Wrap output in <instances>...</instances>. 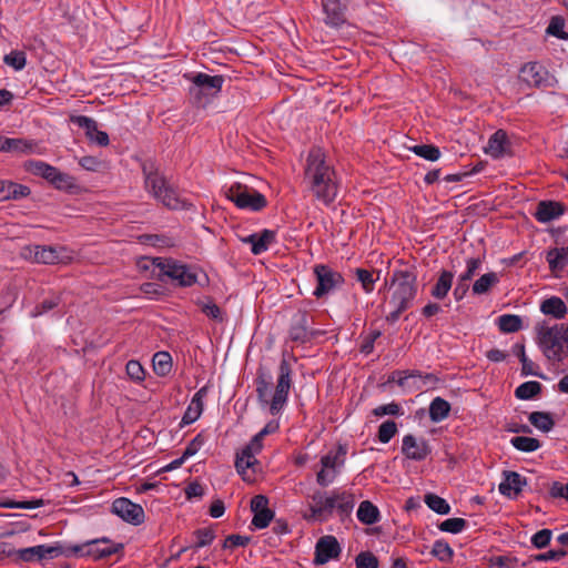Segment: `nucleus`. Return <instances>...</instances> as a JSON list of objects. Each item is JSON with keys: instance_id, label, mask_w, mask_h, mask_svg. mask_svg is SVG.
<instances>
[{"instance_id": "nucleus-38", "label": "nucleus", "mask_w": 568, "mask_h": 568, "mask_svg": "<svg viewBox=\"0 0 568 568\" xmlns=\"http://www.w3.org/2000/svg\"><path fill=\"white\" fill-rule=\"evenodd\" d=\"M63 554H71L69 548L65 550L58 544L54 545H38V560L53 559Z\"/></svg>"}, {"instance_id": "nucleus-63", "label": "nucleus", "mask_w": 568, "mask_h": 568, "mask_svg": "<svg viewBox=\"0 0 568 568\" xmlns=\"http://www.w3.org/2000/svg\"><path fill=\"white\" fill-rule=\"evenodd\" d=\"M79 165L87 171H97L100 168L101 162L95 156H82L79 160Z\"/></svg>"}, {"instance_id": "nucleus-17", "label": "nucleus", "mask_w": 568, "mask_h": 568, "mask_svg": "<svg viewBox=\"0 0 568 568\" xmlns=\"http://www.w3.org/2000/svg\"><path fill=\"white\" fill-rule=\"evenodd\" d=\"M341 547L334 536L322 537L315 547V562L324 565L339 556Z\"/></svg>"}, {"instance_id": "nucleus-47", "label": "nucleus", "mask_w": 568, "mask_h": 568, "mask_svg": "<svg viewBox=\"0 0 568 568\" xmlns=\"http://www.w3.org/2000/svg\"><path fill=\"white\" fill-rule=\"evenodd\" d=\"M397 433V425L394 420L384 422L378 429V440L383 444L388 443Z\"/></svg>"}, {"instance_id": "nucleus-28", "label": "nucleus", "mask_w": 568, "mask_h": 568, "mask_svg": "<svg viewBox=\"0 0 568 568\" xmlns=\"http://www.w3.org/2000/svg\"><path fill=\"white\" fill-rule=\"evenodd\" d=\"M547 262L551 271H560L568 264V245L554 248L547 253Z\"/></svg>"}, {"instance_id": "nucleus-23", "label": "nucleus", "mask_w": 568, "mask_h": 568, "mask_svg": "<svg viewBox=\"0 0 568 568\" xmlns=\"http://www.w3.org/2000/svg\"><path fill=\"white\" fill-rule=\"evenodd\" d=\"M332 501L341 519L348 517L355 505L354 495L348 491H332Z\"/></svg>"}, {"instance_id": "nucleus-10", "label": "nucleus", "mask_w": 568, "mask_h": 568, "mask_svg": "<svg viewBox=\"0 0 568 568\" xmlns=\"http://www.w3.org/2000/svg\"><path fill=\"white\" fill-rule=\"evenodd\" d=\"M191 81L190 94L197 102H202L204 98L216 95L224 83L222 75H210L206 73H196L192 75H185Z\"/></svg>"}, {"instance_id": "nucleus-54", "label": "nucleus", "mask_w": 568, "mask_h": 568, "mask_svg": "<svg viewBox=\"0 0 568 568\" xmlns=\"http://www.w3.org/2000/svg\"><path fill=\"white\" fill-rule=\"evenodd\" d=\"M60 171L47 163L38 162V174L45 179L49 183H53Z\"/></svg>"}, {"instance_id": "nucleus-61", "label": "nucleus", "mask_w": 568, "mask_h": 568, "mask_svg": "<svg viewBox=\"0 0 568 568\" xmlns=\"http://www.w3.org/2000/svg\"><path fill=\"white\" fill-rule=\"evenodd\" d=\"M196 537H197V540H196L195 547L202 548V547L210 545L213 541L214 534L211 530L203 529V530H199L196 532Z\"/></svg>"}, {"instance_id": "nucleus-45", "label": "nucleus", "mask_w": 568, "mask_h": 568, "mask_svg": "<svg viewBox=\"0 0 568 568\" xmlns=\"http://www.w3.org/2000/svg\"><path fill=\"white\" fill-rule=\"evenodd\" d=\"M565 21L561 17H552L549 26L547 27V33L559 39L567 40L568 33L564 31Z\"/></svg>"}, {"instance_id": "nucleus-59", "label": "nucleus", "mask_w": 568, "mask_h": 568, "mask_svg": "<svg viewBox=\"0 0 568 568\" xmlns=\"http://www.w3.org/2000/svg\"><path fill=\"white\" fill-rule=\"evenodd\" d=\"M549 494L554 498H564L568 501V483L565 485L560 481H554L550 486Z\"/></svg>"}, {"instance_id": "nucleus-8", "label": "nucleus", "mask_w": 568, "mask_h": 568, "mask_svg": "<svg viewBox=\"0 0 568 568\" xmlns=\"http://www.w3.org/2000/svg\"><path fill=\"white\" fill-rule=\"evenodd\" d=\"M153 264L160 270L163 275L175 281L180 286H192L197 282V273L195 268L182 264L172 258L156 257Z\"/></svg>"}, {"instance_id": "nucleus-56", "label": "nucleus", "mask_w": 568, "mask_h": 568, "mask_svg": "<svg viewBox=\"0 0 568 568\" xmlns=\"http://www.w3.org/2000/svg\"><path fill=\"white\" fill-rule=\"evenodd\" d=\"M399 413H400V407L396 403L381 405L373 409V414L376 417H382L384 415H399Z\"/></svg>"}, {"instance_id": "nucleus-2", "label": "nucleus", "mask_w": 568, "mask_h": 568, "mask_svg": "<svg viewBox=\"0 0 568 568\" xmlns=\"http://www.w3.org/2000/svg\"><path fill=\"white\" fill-rule=\"evenodd\" d=\"M292 386V369L287 361L282 359L278 366V377L273 389L264 378L256 382V392L263 406H268L272 415H277L285 406Z\"/></svg>"}, {"instance_id": "nucleus-44", "label": "nucleus", "mask_w": 568, "mask_h": 568, "mask_svg": "<svg viewBox=\"0 0 568 568\" xmlns=\"http://www.w3.org/2000/svg\"><path fill=\"white\" fill-rule=\"evenodd\" d=\"M125 371L128 376L136 383H141L145 378V371L140 362L131 359L126 363Z\"/></svg>"}, {"instance_id": "nucleus-14", "label": "nucleus", "mask_w": 568, "mask_h": 568, "mask_svg": "<svg viewBox=\"0 0 568 568\" xmlns=\"http://www.w3.org/2000/svg\"><path fill=\"white\" fill-rule=\"evenodd\" d=\"M519 80L528 87L541 88L551 84L552 77L547 69L538 62H529L521 67Z\"/></svg>"}, {"instance_id": "nucleus-13", "label": "nucleus", "mask_w": 568, "mask_h": 568, "mask_svg": "<svg viewBox=\"0 0 568 568\" xmlns=\"http://www.w3.org/2000/svg\"><path fill=\"white\" fill-rule=\"evenodd\" d=\"M314 274L317 285L313 292L314 296L320 298L333 292L344 283V277L337 271H334L327 265L318 264L314 267Z\"/></svg>"}, {"instance_id": "nucleus-55", "label": "nucleus", "mask_w": 568, "mask_h": 568, "mask_svg": "<svg viewBox=\"0 0 568 568\" xmlns=\"http://www.w3.org/2000/svg\"><path fill=\"white\" fill-rule=\"evenodd\" d=\"M205 439L201 434L196 435L185 447L183 452L184 458L194 456L202 448Z\"/></svg>"}, {"instance_id": "nucleus-22", "label": "nucleus", "mask_w": 568, "mask_h": 568, "mask_svg": "<svg viewBox=\"0 0 568 568\" xmlns=\"http://www.w3.org/2000/svg\"><path fill=\"white\" fill-rule=\"evenodd\" d=\"M540 312L555 320H564L568 313L567 304L558 296H550L541 301Z\"/></svg>"}, {"instance_id": "nucleus-60", "label": "nucleus", "mask_w": 568, "mask_h": 568, "mask_svg": "<svg viewBox=\"0 0 568 568\" xmlns=\"http://www.w3.org/2000/svg\"><path fill=\"white\" fill-rule=\"evenodd\" d=\"M8 187L11 189L12 200L26 197L31 193V190L28 186L14 182H11V184H9Z\"/></svg>"}, {"instance_id": "nucleus-21", "label": "nucleus", "mask_w": 568, "mask_h": 568, "mask_svg": "<svg viewBox=\"0 0 568 568\" xmlns=\"http://www.w3.org/2000/svg\"><path fill=\"white\" fill-rule=\"evenodd\" d=\"M564 213L565 206L561 203L555 201H542L538 203L534 216L540 223H548L560 217Z\"/></svg>"}, {"instance_id": "nucleus-31", "label": "nucleus", "mask_w": 568, "mask_h": 568, "mask_svg": "<svg viewBox=\"0 0 568 568\" xmlns=\"http://www.w3.org/2000/svg\"><path fill=\"white\" fill-rule=\"evenodd\" d=\"M499 283L497 273L490 272L481 275L473 285V293L481 295L487 293L493 286Z\"/></svg>"}, {"instance_id": "nucleus-25", "label": "nucleus", "mask_w": 568, "mask_h": 568, "mask_svg": "<svg viewBox=\"0 0 568 568\" xmlns=\"http://www.w3.org/2000/svg\"><path fill=\"white\" fill-rule=\"evenodd\" d=\"M323 10L326 14V24L337 28L345 22L343 7L339 0H322Z\"/></svg>"}, {"instance_id": "nucleus-16", "label": "nucleus", "mask_w": 568, "mask_h": 568, "mask_svg": "<svg viewBox=\"0 0 568 568\" xmlns=\"http://www.w3.org/2000/svg\"><path fill=\"white\" fill-rule=\"evenodd\" d=\"M70 121L85 131L87 138L100 146H106L110 142L109 135L98 129L95 120L85 115H72Z\"/></svg>"}, {"instance_id": "nucleus-58", "label": "nucleus", "mask_w": 568, "mask_h": 568, "mask_svg": "<svg viewBox=\"0 0 568 568\" xmlns=\"http://www.w3.org/2000/svg\"><path fill=\"white\" fill-rule=\"evenodd\" d=\"M250 541V537L241 536V535H230L224 540V548H236V547H244Z\"/></svg>"}, {"instance_id": "nucleus-50", "label": "nucleus", "mask_w": 568, "mask_h": 568, "mask_svg": "<svg viewBox=\"0 0 568 568\" xmlns=\"http://www.w3.org/2000/svg\"><path fill=\"white\" fill-rule=\"evenodd\" d=\"M356 276L357 280L361 282L365 293H372L374 291V284L376 280L373 277L372 272L364 268H357Z\"/></svg>"}, {"instance_id": "nucleus-57", "label": "nucleus", "mask_w": 568, "mask_h": 568, "mask_svg": "<svg viewBox=\"0 0 568 568\" xmlns=\"http://www.w3.org/2000/svg\"><path fill=\"white\" fill-rule=\"evenodd\" d=\"M567 555V551L564 549H551L544 554H539L535 557L537 561H557L564 558Z\"/></svg>"}, {"instance_id": "nucleus-40", "label": "nucleus", "mask_w": 568, "mask_h": 568, "mask_svg": "<svg viewBox=\"0 0 568 568\" xmlns=\"http://www.w3.org/2000/svg\"><path fill=\"white\" fill-rule=\"evenodd\" d=\"M62 261L61 252L52 246H38V263L55 264Z\"/></svg>"}, {"instance_id": "nucleus-53", "label": "nucleus", "mask_w": 568, "mask_h": 568, "mask_svg": "<svg viewBox=\"0 0 568 568\" xmlns=\"http://www.w3.org/2000/svg\"><path fill=\"white\" fill-rule=\"evenodd\" d=\"M481 261L479 258H468L466 262V271L459 275L460 282H468L479 270Z\"/></svg>"}, {"instance_id": "nucleus-24", "label": "nucleus", "mask_w": 568, "mask_h": 568, "mask_svg": "<svg viewBox=\"0 0 568 568\" xmlns=\"http://www.w3.org/2000/svg\"><path fill=\"white\" fill-rule=\"evenodd\" d=\"M509 148L507 134L503 130L496 131L488 140L485 152L495 159L504 156Z\"/></svg>"}, {"instance_id": "nucleus-15", "label": "nucleus", "mask_w": 568, "mask_h": 568, "mask_svg": "<svg viewBox=\"0 0 568 568\" xmlns=\"http://www.w3.org/2000/svg\"><path fill=\"white\" fill-rule=\"evenodd\" d=\"M111 508L113 514L129 524L138 526L144 521L145 514L142 506L132 503L128 498L115 499Z\"/></svg>"}, {"instance_id": "nucleus-3", "label": "nucleus", "mask_w": 568, "mask_h": 568, "mask_svg": "<svg viewBox=\"0 0 568 568\" xmlns=\"http://www.w3.org/2000/svg\"><path fill=\"white\" fill-rule=\"evenodd\" d=\"M535 331L537 344L549 361L559 363L568 356V324L550 325L542 321Z\"/></svg>"}, {"instance_id": "nucleus-62", "label": "nucleus", "mask_w": 568, "mask_h": 568, "mask_svg": "<svg viewBox=\"0 0 568 568\" xmlns=\"http://www.w3.org/2000/svg\"><path fill=\"white\" fill-rule=\"evenodd\" d=\"M268 509V499L264 495H256L251 500L252 513H257Z\"/></svg>"}, {"instance_id": "nucleus-26", "label": "nucleus", "mask_w": 568, "mask_h": 568, "mask_svg": "<svg viewBox=\"0 0 568 568\" xmlns=\"http://www.w3.org/2000/svg\"><path fill=\"white\" fill-rule=\"evenodd\" d=\"M205 395H206L205 387L200 388L195 393V395L193 396V398L182 418V422L184 424H192L201 416L202 410H203V398Z\"/></svg>"}, {"instance_id": "nucleus-37", "label": "nucleus", "mask_w": 568, "mask_h": 568, "mask_svg": "<svg viewBox=\"0 0 568 568\" xmlns=\"http://www.w3.org/2000/svg\"><path fill=\"white\" fill-rule=\"evenodd\" d=\"M425 504L435 513L439 515H447L450 511L449 504L442 497L435 494L425 495Z\"/></svg>"}, {"instance_id": "nucleus-30", "label": "nucleus", "mask_w": 568, "mask_h": 568, "mask_svg": "<svg viewBox=\"0 0 568 568\" xmlns=\"http://www.w3.org/2000/svg\"><path fill=\"white\" fill-rule=\"evenodd\" d=\"M153 371L159 376H166L172 369V358L168 352H158L152 359Z\"/></svg>"}, {"instance_id": "nucleus-7", "label": "nucleus", "mask_w": 568, "mask_h": 568, "mask_svg": "<svg viewBox=\"0 0 568 568\" xmlns=\"http://www.w3.org/2000/svg\"><path fill=\"white\" fill-rule=\"evenodd\" d=\"M226 199L239 209L260 211L266 206V199L260 192L241 183H233L224 190Z\"/></svg>"}, {"instance_id": "nucleus-39", "label": "nucleus", "mask_w": 568, "mask_h": 568, "mask_svg": "<svg viewBox=\"0 0 568 568\" xmlns=\"http://www.w3.org/2000/svg\"><path fill=\"white\" fill-rule=\"evenodd\" d=\"M430 554L442 562H449L453 559L454 550L444 540H436Z\"/></svg>"}, {"instance_id": "nucleus-36", "label": "nucleus", "mask_w": 568, "mask_h": 568, "mask_svg": "<svg viewBox=\"0 0 568 568\" xmlns=\"http://www.w3.org/2000/svg\"><path fill=\"white\" fill-rule=\"evenodd\" d=\"M511 445L525 453H531L540 447V442L534 437L517 436L510 439Z\"/></svg>"}, {"instance_id": "nucleus-42", "label": "nucleus", "mask_w": 568, "mask_h": 568, "mask_svg": "<svg viewBox=\"0 0 568 568\" xmlns=\"http://www.w3.org/2000/svg\"><path fill=\"white\" fill-rule=\"evenodd\" d=\"M307 320L305 314H300L298 323L292 326L290 336L293 341L304 342L307 338Z\"/></svg>"}, {"instance_id": "nucleus-32", "label": "nucleus", "mask_w": 568, "mask_h": 568, "mask_svg": "<svg viewBox=\"0 0 568 568\" xmlns=\"http://www.w3.org/2000/svg\"><path fill=\"white\" fill-rule=\"evenodd\" d=\"M452 283L453 274L448 271H443L437 280V283L432 290V295L438 300L444 298L448 294L452 287Z\"/></svg>"}, {"instance_id": "nucleus-33", "label": "nucleus", "mask_w": 568, "mask_h": 568, "mask_svg": "<svg viewBox=\"0 0 568 568\" xmlns=\"http://www.w3.org/2000/svg\"><path fill=\"white\" fill-rule=\"evenodd\" d=\"M528 419L532 426L544 433L550 432L555 425V422L549 413L532 412Z\"/></svg>"}, {"instance_id": "nucleus-29", "label": "nucleus", "mask_w": 568, "mask_h": 568, "mask_svg": "<svg viewBox=\"0 0 568 568\" xmlns=\"http://www.w3.org/2000/svg\"><path fill=\"white\" fill-rule=\"evenodd\" d=\"M450 410V405L447 400L442 397H436L433 399L429 406V417L433 422H442L444 420Z\"/></svg>"}, {"instance_id": "nucleus-46", "label": "nucleus", "mask_w": 568, "mask_h": 568, "mask_svg": "<svg viewBox=\"0 0 568 568\" xmlns=\"http://www.w3.org/2000/svg\"><path fill=\"white\" fill-rule=\"evenodd\" d=\"M253 514L254 516L251 524L255 529L266 528L274 517V511L271 510L270 508Z\"/></svg>"}, {"instance_id": "nucleus-41", "label": "nucleus", "mask_w": 568, "mask_h": 568, "mask_svg": "<svg viewBox=\"0 0 568 568\" xmlns=\"http://www.w3.org/2000/svg\"><path fill=\"white\" fill-rule=\"evenodd\" d=\"M410 150L418 156L428 160L437 161L440 158V151L437 146L430 144H420L410 148Z\"/></svg>"}, {"instance_id": "nucleus-51", "label": "nucleus", "mask_w": 568, "mask_h": 568, "mask_svg": "<svg viewBox=\"0 0 568 568\" xmlns=\"http://www.w3.org/2000/svg\"><path fill=\"white\" fill-rule=\"evenodd\" d=\"M551 536V530L545 528L534 534L530 540L537 549H541L549 545Z\"/></svg>"}, {"instance_id": "nucleus-18", "label": "nucleus", "mask_w": 568, "mask_h": 568, "mask_svg": "<svg viewBox=\"0 0 568 568\" xmlns=\"http://www.w3.org/2000/svg\"><path fill=\"white\" fill-rule=\"evenodd\" d=\"M402 452L409 459L423 460L429 455L430 448L425 439L406 435L403 438Z\"/></svg>"}, {"instance_id": "nucleus-19", "label": "nucleus", "mask_w": 568, "mask_h": 568, "mask_svg": "<svg viewBox=\"0 0 568 568\" xmlns=\"http://www.w3.org/2000/svg\"><path fill=\"white\" fill-rule=\"evenodd\" d=\"M276 241V232L272 230H263L242 239V242L251 244V252L260 255L266 252Z\"/></svg>"}, {"instance_id": "nucleus-64", "label": "nucleus", "mask_w": 568, "mask_h": 568, "mask_svg": "<svg viewBox=\"0 0 568 568\" xmlns=\"http://www.w3.org/2000/svg\"><path fill=\"white\" fill-rule=\"evenodd\" d=\"M515 564H516V559H515V558L505 557V556L493 557V558L490 559V567H498V568H501V567H506V568H514V567H515Z\"/></svg>"}, {"instance_id": "nucleus-20", "label": "nucleus", "mask_w": 568, "mask_h": 568, "mask_svg": "<svg viewBox=\"0 0 568 568\" xmlns=\"http://www.w3.org/2000/svg\"><path fill=\"white\" fill-rule=\"evenodd\" d=\"M504 478L498 486L499 493L509 498H515L526 485V479L515 471H504Z\"/></svg>"}, {"instance_id": "nucleus-43", "label": "nucleus", "mask_w": 568, "mask_h": 568, "mask_svg": "<svg viewBox=\"0 0 568 568\" xmlns=\"http://www.w3.org/2000/svg\"><path fill=\"white\" fill-rule=\"evenodd\" d=\"M466 526L467 521L465 519L455 517L444 520L438 528L445 532L459 534L466 528Z\"/></svg>"}, {"instance_id": "nucleus-52", "label": "nucleus", "mask_w": 568, "mask_h": 568, "mask_svg": "<svg viewBox=\"0 0 568 568\" xmlns=\"http://www.w3.org/2000/svg\"><path fill=\"white\" fill-rule=\"evenodd\" d=\"M378 560L372 552H361L356 557V568H377Z\"/></svg>"}, {"instance_id": "nucleus-12", "label": "nucleus", "mask_w": 568, "mask_h": 568, "mask_svg": "<svg viewBox=\"0 0 568 568\" xmlns=\"http://www.w3.org/2000/svg\"><path fill=\"white\" fill-rule=\"evenodd\" d=\"M344 455L345 453L339 448L337 450H329L321 457V468L316 474V481L320 486L326 487L335 480L345 463Z\"/></svg>"}, {"instance_id": "nucleus-27", "label": "nucleus", "mask_w": 568, "mask_h": 568, "mask_svg": "<svg viewBox=\"0 0 568 568\" xmlns=\"http://www.w3.org/2000/svg\"><path fill=\"white\" fill-rule=\"evenodd\" d=\"M356 516L362 524L373 525L379 520L381 513L373 503L364 500L359 504Z\"/></svg>"}, {"instance_id": "nucleus-6", "label": "nucleus", "mask_w": 568, "mask_h": 568, "mask_svg": "<svg viewBox=\"0 0 568 568\" xmlns=\"http://www.w3.org/2000/svg\"><path fill=\"white\" fill-rule=\"evenodd\" d=\"M145 175V189L163 205L172 210L184 209L186 201L181 199L175 190L170 187L164 178L158 172H148L146 166H143Z\"/></svg>"}, {"instance_id": "nucleus-34", "label": "nucleus", "mask_w": 568, "mask_h": 568, "mask_svg": "<svg viewBox=\"0 0 568 568\" xmlns=\"http://www.w3.org/2000/svg\"><path fill=\"white\" fill-rule=\"evenodd\" d=\"M541 390V384L536 381H529L520 384L516 390L515 396L519 399H531Z\"/></svg>"}, {"instance_id": "nucleus-11", "label": "nucleus", "mask_w": 568, "mask_h": 568, "mask_svg": "<svg viewBox=\"0 0 568 568\" xmlns=\"http://www.w3.org/2000/svg\"><path fill=\"white\" fill-rule=\"evenodd\" d=\"M334 511L332 501V493L327 495L324 491L316 490L307 497V509L303 514V518L308 521H326Z\"/></svg>"}, {"instance_id": "nucleus-5", "label": "nucleus", "mask_w": 568, "mask_h": 568, "mask_svg": "<svg viewBox=\"0 0 568 568\" xmlns=\"http://www.w3.org/2000/svg\"><path fill=\"white\" fill-rule=\"evenodd\" d=\"M392 297L389 305L393 310L387 320L395 322L399 315L409 307L416 295V277L404 270L395 271L390 281Z\"/></svg>"}, {"instance_id": "nucleus-49", "label": "nucleus", "mask_w": 568, "mask_h": 568, "mask_svg": "<svg viewBox=\"0 0 568 568\" xmlns=\"http://www.w3.org/2000/svg\"><path fill=\"white\" fill-rule=\"evenodd\" d=\"M52 185L62 191H70L74 187H77L75 179L67 173L60 172L55 180L53 181Z\"/></svg>"}, {"instance_id": "nucleus-4", "label": "nucleus", "mask_w": 568, "mask_h": 568, "mask_svg": "<svg viewBox=\"0 0 568 568\" xmlns=\"http://www.w3.org/2000/svg\"><path fill=\"white\" fill-rule=\"evenodd\" d=\"M280 425L276 420L268 422L252 439L251 442L236 455L235 468L241 475L242 479L246 483H254L256 479V471L258 462L256 455L263 448V439L266 435L273 434L278 429Z\"/></svg>"}, {"instance_id": "nucleus-9", "label": "nucleus", "mask_w": 568, "mask_h": 568, "mask_svg": "<svg viewBox=\"0 0 568 568\" xmlns=\"http://www.w3.org/2000/svg\"><path fill=\"white\" fill-rule=\"evenodd\" d=\"M123 548L122 544H114L108 538L89 540L82 545L69 547L71 554L99 560L116 554Z\"/></svg>"}, {"instance_id": "nucleus-1", "label": "nucleus", "mask_w": 568, "mask_h": 568, "mask_svg": "<svg viewBox=\"0 0 568 568\" xmlns=\"http://www.w3.org/2000/svg\"><path fill=\"white\" fill-rule=\"evenodd\" d=\"M304 182L317 201L325 205L335 201L338 193L336 173L320 148L312 149L306 158Z\"/></svg>"}, {"instance_id": "nucleus-48", "label": "nucleus", "mask_w": 568, "mask_h": 568, "mask_svg": "<svg viewBox=\"0 0 568 568\" xmlns=\"http://www.w3.org/2000/svg\"><path fill=\"white\" fill-rule=\"evenodd\" d=\"M3 61L6 64L19 71L26 65V54L22 51H11L9 54L4 55Z\"/></svg>"}, {"instance_id": "nucleus-35", "label": "nucleus", "mask_w": 568, "mask_h": 568, "mask_svg": "<svg viewBox=\"0 0 568 568\" xmlns=\"http://www.w3.org/2000/svg\"><path fill=\"white\" fill-rule=\"evenodd\" d=\"M523 321L518 315L505 314L498 317L499 329L504 333H515L521 328Z\"/></svg>"}]
</instances>
